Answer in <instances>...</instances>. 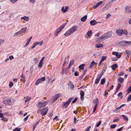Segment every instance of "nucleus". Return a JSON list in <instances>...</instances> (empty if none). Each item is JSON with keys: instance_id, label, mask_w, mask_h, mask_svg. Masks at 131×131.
Listing matches in <instances>:
<instances>
[{"instance_id": "f257e3e1", "label": "nucleus", "mask_w": 131, "mask_h": 131, "mask_svg": "<svg viewBox=\"0 0 131 131\" xmlns=\"http://www.w3.org/2000/svg\"><path fill=\"white\" fill-rule=\"evenodd\" d=\"M78 27L77 26H73L72 28H71L69 30H68L64 34V36H70L72 33L75 32Z\"/></svg>"}, {"instance_id": "f03ea898", "label": "nucleus", "mask_w": 131, "mask_h": 131, "mask_svg": "<svg viewBox=\"0 0 131 131\" xmlns=\"http://www.w3.org/2000/svg\"><path fill=\"white\" fill-rule=\"evenodd\" d=\"M119 46L121 47H127V46H129V41L123 40L118 42Z\"/></svg>"}, {"instance_id": "7ed1b4c3", "label": "nucleus", "mask_w": 131, "mask_h": 131, "mask_svg": "<svg viewBox=\"0 0 131 131\" xmlns=\"http://www.w3.org/2000/svg\"><path fill=\"white\" fill-rule=\"evenodd\" d=\"M73 99H74V97H71L69 98L67 102H63L64 104H63L62 107H65L66 108H67V107L69 106V104H70V103H71Z\"/></svg>"}, {"instance_id": "20e7f679", "label": "nucleus", "mask_w": 131, "mask_h": 131, "mask_svg": "<svg viewBox=\"0 0 131 131\" xmlns=\"http://www.w3.org/2000/svg\"><path fill=\"white\" fill-rule=\"evenodd\" d=\"M12 99L9 98L5 100H3V104H5V105H8L9 106H11V105H12L13 102H12Z\"/></svg>"}, {"instance_id": "39448f33", "label": "nucleus", "mask_w": 131, "mask_h": 131, "mask_svg": "<svg viewBox=\"0 0 131 131\" xmlns=\"http://www.w3.org/2000/svg\"><path fill=\"white\" fill-rule=\"evenodd\" d=\"M112 31L108 32L107 33L103 34V36L104 37V39H108V38H110L111 36H112Z\"/></svg>"}, {"instance_id": "423d86ee", "label": "nucleus", "mask_w": 131, "mask_h": 131, "mask_svg": "<svg viewBox=\"0 0 131 131\" xmlns=\"http://www.w3.org/2000/svg\"><path fill=\"white\" fill-rule=\"evenodd\" d=\"M46 80V77H43L42 78L40 79H38L35 82L36 85H38L40 82H42V81H45Z\"/></svg>"}, {"instance_id": "0eeeda50", "label": "nucleus", "mask_w": 131, "mask_h": 131, "mask_svg": "<svg viewBox=\"0 0 131 131\" xmlns=\"http://www.w3.org/2000/svg\"><path fill=\"white\" fill-rule=\"evenodd\" d=\"M111 7V4L110 3H107L104 7L102 9V12H105L106 10H108L109 8Z\"/></svg>"}, {"instance_id": "6e6552de", "label": "nucleus", "mask_w": 131, "mask_h": 131, "mask_svg": "<svg viewBox=\"0 0 131 131\" xmlns=\"http://www.w3.org/2000/svg\"><path fill=\"white\" fill-rule=\"evenodd\" d=\"M67 25V23H64L62 25H61L58 29H57L56 30L60 33L61 31H62V30Z\"/></svg>"}, {"instance_id": "1a4fd4ad", "label": "nucleus", "mask_w": 131, "mask_h": 131, "mask_svg": "<svg viewBox=\"0 0 131 131\" xmlns=\"http://www.w3.org/2000/svg\"><path fill=\"white\" fill-rule=\"evenodd\" d=\"M105 40V37H104V35H102L101 36L99 37V38L96 39V42H100L102 41V40Z\"/></svg>"}, {"instance_id": "9d476101", "label": "nucleus", "mask_w": 131, "mask_h": 131, "mask_svg": "<svg viewBox=\"0 0 131 131\" xmlns=\"http://www.w3.org/2000/svg\"><path fill=\"white\" fill-rule=\"evenodd\" d=\"M116 33L119 35V36H122L123 33V30L117 29L116 30Z\"/></svg>"}, {"instance_id": "9b49d317", "label": "nucleus", "mask_w": 131, "mask_h": 131, "mask_svg": "<svg viewBox=\"0 0 131 131\" xmlns=\"http://www.w3.org/2000/svg\"><path fill=\"white\" fill-rule=\"evenodd\" d=\"M95 65H98V63H96L95 62L94 60H93L91 64H90V66L89 67V69H93V66H95Z\"/></svg>"}, {"instance_id": "f8f14e48", "label": "nucleus", "mask_w": 131, "mask_h": 131, "mask_svg": "<svg viewBox=\"0 0 131 131\" xmlns=\"http://www.w3.org/2000/svg\"><path fill=\"white\" fill-rule=\"evenodd\" d=\"M102 78V77L101 76H100L99 75H98L96 80H95V84H98V83H99V82H100V80H101V78Z\"/></svg>"}, {"instance_id": "ddd939ff", "label": "nucleus", "mask_w": 131, "mask_h": 131, "mask_svg": "<svg viewBox=\"0 0 131 131\" xmlns=\"http://www.w3.org/2000/svg\"><path fill=\"white\" fill-rule=\"evenodd\" d=\"M106 69H107V66L104 67L102 70V71L101 72V74H99V75L102 77V76L104 75V73H105V71H106Z\"/></svg>"}, {"instance_id": "4468645a", "label": "nucleus", "mask_w": 131, "mask_h": 131, "mask_svg": "<svg viewBox=\"0 0 131 131\" xmlns=\"http://www.w3.org/2000/svg\"><path fill=\"white\" fill-rule=\"evenodd\" d=\"M117 81H118V82H120V83H123L124 81V79L123 78H122L121 77H118L117 79Z\"/></svg>"}, {"instance_id": "2eb2a0df", "label": "nucleus", "mask_w": 131, "mask_h": 131, "mask_svg": "<svg viewBox=\"0 0 131 131\" xmlns=\"http://www.w3.org/2000/svg\"><path fill=\"white\" fill-rule=\"evenodd\" d=\"M68 9H69V7L66 6V8H64V7H62L61 8V12L63 13H66L67 11H68Z\"/></svg>"}, {"instance_id": "dca6fc26", "label": "nucleus", "mask_w": 131, "mask_h": 131, "mask_svg": "<svg viewBox=\"0 0 131 131\" xmlns=\"http://www.w3.org/2000/svg\"><path fill=\"white\" fill-rule=\"evenodd\" d=\"M27 29V27L22 28L20 31H18L19 34H21V33H24L25 32H26Z\"/></svg>"}, {"instance_id": "f3484780", "label": "nucleus", "mask_w": 131, "mask_h": 131, "mask_svg": "<svg viewBox=\"0 0 131 131\" xmlns=\"http://www.w3.org/2000/svg\"><path fill=\"white\" fill-rule=\"evenodd\" d=\"M98 24V22H97L96 20H91L90 21V25H91L92 26H95V25H96V24Z\"/></svg>"}, {"instance_id": "a211bd4d", "label": "nucleus", "mask_w": 131, "mask_h": 131, "mask_svg": "<svg viewBox=\"0 0 131 131\" xmlns=\"http://www.w3.org/2000/svg\"><path fill=\"white\" fill-rule=\"evenodd\" d=\"M45 113H43L41 114L42 116H45V115H47V113H48V111H49V108H48V107L45 108Z\"/></svg>"}, {"instance_id": "6ab92c4d", "label": "nucleus", "mask_w": 131, "mask_h": 131, "mask_svg": "<svg viewBox=\"0 0 131 131\" xmlns=\"http://www.w3.org/2000/svg\"><path fill=\"white\" fill-rule=\"evenodd\" d=\"M86 19H88V15H84L83 17L81 18V21H82V22H85V21H86Z\"/></svg>"}, {"instance_id": "aec40b11", "label": "nucleus", "mask_w": 131, "mask_h": 131, "mask_svg": "<svg viewBox=\"0 0 131 131\" xmlns=\"http://www.w3.org/2000/svg\"><path fill=\"white\" fill-rule=\"evenodd\" d=\"M118 67V66L116 63L111 66V68H112V70H113V71H114V70H115V68H117Z\"/></svg>"}, {"instance_id": "412c9836", "label": "nucleus", "mask_w": 131, "mask_h": 131, "mask_svg": "<svg viewBox=\"0 0 131 131\" xmlns=\"http://www.w3.org/2000/svg\"><path fill=\"white\" fill-rule=\"evenodd\" d=\"M31 39H32V36H31L29 39L27 40V43H26L25 46H24V48H25V47H27V46H28V45H29V43L30 42V41H31Z\"/></svg>"}, {"instance_id": "4be33fe9", "label": "nucleus", "mask_w": 131, "mask_h": 131, "mask_svg": "<svg viewBox=\"0 0 131 131\" xmlns=\"http://www.w3.org/2000/svg\"><path fill=\"white\" fill-rule=\"evenodd\" d=\"M123 106H125V104H122L121 106L118 107L116 109H115L114 110V111L115 112H117V111H118V110H120V109H121V108H122V107H123Z\"/></svg>"}, {"instance_id": "5701e85b", "label": "nucleus", "mask_w": 131, "mask_h": 131, "mask_svg": "<svg viewBox=\"0 0 131 131\" xmlns=\"http://www.w3.org/2000/svg\"><path fill=\"white\" fill-rule=\"evenodd\" d=\"M95 48H97V49H100V48H103L104 47V45L102 44H96Z\"/></svg>"}, {"instance_id": "b1692460", "label": "nucleus", "mask_w": 131, "mask_h": 131, "mask_svg": "<svg viewBox=\"0 0 131 131\" xmlns=\"http://www.w3.org/2000/svg\"><path fill=\"white\" fill-rule=\"evenodd\" d=\"M37 107H39V108H42L43 107H44L42 102H39L38 103Z\"/></svg>"}, {"instance_id": "393cba45", "label": "nucleus", "mask_w": 131, "mask_h": 131, "mask_svg": "<svg viewBox=\"0 0 131 131\" xmlns=\"http://www.w3.org/2000/svg\"><path fill=\"white\" fill-rule=\"evenodd\" d=\"M85 66V64H82L79 66V69H81V70H83L84 69V67Z\"/></svg>"}, {"instance_id": "a878e982", "label": "nucleus", "mask_w": 131, "mask_h": 131, "mask_svg": "<svg viewBox=\"0 0 131 131\" xmlns=\"http://www.w3.org/2000/svg\"><path fill=\"white\" fill-rule=\"evenodd\" d=\"M21 19H23L25 21H29V17L28 16H24L21 17Z\"/></svg>"}, {"instance_id": "bb28decb", "label": "nucleus", "mask_w": 131, "mask_h": 131, "mask_svg": "<svg viewBox=\"0 0 131 131\" xmlns=\"http://www.w3.org/2000/svg\"><path fill=\"white\" fill-rule=\"evenodd\" d=\"M122 117V118H123V119H124L125 120H126L127 121H128V118H127V117L124 115H123L122 116H120V117Z\"/></svg>"}, {"instance_id": "cd10ccee", "label": "nucleus", "mask_w": 131, "mask_h": 131, "mask_svg": "<svg viewBox=\"0 0 131 131\" xmlns=\"http://www.w3.org/2000/svg\"><path fill=\"white\" fill-rule=\"evenodd\" d=\"M120 88H121V84H120V83H118L116 88L117 91H119V90L120 89Z\"/></svg>"}, {"instance_id": "c85d7f7f", "label": "nucleus", "mask_w": 131, "mask_h": 131, "mask_svg": "<svg viewBox=\"0 0 131 131\" xmlns=\"http://www.w3.org/2000/svg\"><path fill=\"white\" fill-rule=\"evenodd\" d=\"M62 96V94L58 93L55 95V98H56L57 99H59Z\"/></svg>"}, {"instance_id": "c756f323", "label": "nucleus", "mask_w": 131, "mask_h": 131, "mask_svg": "<svg viewBox=\"0 0 131 131\" xmlns=\"http://www.w3.org/2000/svg\"><path fill=\"white\" fill-rule=\"evenodd\" d=\"M29 72H30V75H32V72H33V67H31L30 69L29 70Z\"/></svg>"}, {"instance_id": "7c9ffc66", "label": "nucleus", "mask_w": 131, "mask_h": 131, "mask_svg": "<svg viewBox=\"0 0 131 131\" xmlns=\"http://www.w3.org/2000/svg\"><path fill=\"white\" fill-rule=\"evenodd\" d=\"M92 34H93V32H92V31H89L86 33V35L89 37L91 36Z\"/></svg>"}, {"instance_id": "2f4dec72", "label": "nucleus", "mask_w": 131, "mask_h": 131, "mask_svg": "<svg viewBox=\"0 0 131 131\" xmlns=\"http://www.w3.org/2000/svg\"><path fill=\"white\" fill-rule=\"evenodd\" d=\"M35 43H36V45L37 46H38V45H39V46H42V43H43V42L42 41L40 42H35Z\"/></svg>"}, {"instance_id": "473e14b6", "label": "nucleus", "mask_w": 131, "mask_h": 131, "mask_svg": "<svg viewBox=\"0 0 131 131\" xmlns=\"http://www.w3.org/2000/svg\"><path fill=\"white\" fill-rule=\"evenodd\" d=\"M125 53L126 54L127 57H129V55L131 54L130 51L129 50H125Z\"/></svg>"}, {"instance_id": "72a5a7b5", "label": "nucleus", "mask_w": 131, "mask_h": 131, "mask_svg": "<svg viewBox=\"0 0 131 131\" xmlns=\"http://www.w3.org/2000/svg\"><path fill=\"white\" fill-rule=\"evenodd\" d=\"M42 65H43V61H40L38 64V67H39L40 68H41V67H42Z\"/></svg>"}, {"instance_id": "f704fd0d", "label": "nucleus", "mask_w": 131, "mask_h": 131, "mask_svg": "<svg viewBox=\"0 0 131 131\" xmlns=\"http://www.w3.org/2000/svg\"><path fill=\"white\" fill-rule=\"evenodd\" d=\"M78 100V97H76L75 98V99L72 101V103L73 104H74L75 103H76V102L77 101V100Z\"/></svg>"}, {"instance_id": "c9c22d12", "label": "nucleus", "mask_w": 131, "mask_h": 131, "mask_svg": "<svg viewBox=\"0 0 131 131\" xmlns=\"http://www.w3.org/2000/svg\"><path fill=\"white\" fill-rule=\"evenodd\" d=\"M106 80H105V78H103V79H102L101 80V84L103 85L104 84V83H105Z\"/></svg>"}, {"instance_id": "e433bc0d", "label": "nucleus", "mask_w": 131, "mask_h": 131, "mask_svg": "<svg viewBox=\"0 0 131 131\" xmlns=\"http://www.w3.org/2000/svg\"><path fill=\"white\" fill-rule=\"evenodd\" d=\"M93 103H94V104H95V105H98V103H99V100L98 99V98L94 100L93 101Z\"/></svg>"}, {"instance_id": "4c0bfd02", "label": "nucleus", "mask_w": 131, "mask_h": 131, "mask_svg": "<svg viewBox=\"0 0 131 131\" xmlns=\"http://www.w3.org/2000/svg\"><path fill=\"white\" fill-rule=\"evenodd\" d=\"M130 101H131V94H130V95L128 96L126 102H127V103H128V102H130Z\"/></svg>"}, {"instance_id": "58836bf2", "label": "nucleus", "mask_w": 131, "mask_h": 131, "mask_svg": "<svg viewBox=\"0 0 131 131\" xmlns=\"http://www.w3.org/2000/svg\"><path fill=\"white\" fill-rule=\"evenodd\" d=\"M57 100H58V99H57V97H56L55 96L53 97H52L53 103L56 102V101H57Z\"/></svg>"}, {"instance_id": "ea45409f", "label": "nucleus", "mask_w": 131, "mask_h": 131, "mask_svg": "<svg viewBox=\"0 0 131 131\" xmlns=\"http://www.w3.org/2000/svg\"><path fill=\"white\" fill-rule=\"evenodd\" d=\"M30 100H31V97H27L26 99L25 100V103H27V102L29 101Z\"/></svg>"}, {"instance_id": "a19ab883", "label": "nucleus", "mask_w": 131, "mask_h": 131, "mask_svg": "<svg viewBox=\"0 0 131 131\" xmlns=\"http://www.w3.org/2000/svg\"><path fill=\"white\" fill-rule=\"evenodd\" d=\"M130 93H131V85L129 86V88L127 90V94L128 95V94H130Z\"/></svg>"}, {"instance_id": "79ce46f5", "label": "nucleus", "mask_w": 131, "mask_h": 131, "mask_svg": "<svg viewBox=\"0 0 131 131\" xmlns=\"http://www.w3.org/2000/svg\"><path fill=\"white\" fill-rule=\"evenodd\" d=\"M118 97H121L120 99H122V98H123V96H122V92H120L118 94Z\"/></svg>"}, {"instance_id": "37998d69", "label": "nucleus", "mask_w": 131, "mask_h": 131, "mask_svg": "<svg viewBox=\"0 0 131 131\" xmlns=\"http://www.w3.org/2000/svg\"><path fill=\"white\" fill-rule=\"evenodd\" d=\"M123 34H125V35H127V30L126 29H124V30H123Z\"/></svg>"}, {"instance_id": "c03bdc74", "label": "nucleus", "mask_w": 131, "mask_h": 131, "mask_svg": "<svg viewBox=\"0 0 131 131\" xmlns=\"http://www.w3.org/2000/svg\"><path fill=\"white\" fill-rule=\"evenodd\" d=\"M116 126H117V125L112 124V125H111V129L115 128V127H116Z\"/></svg>"}, {"instance_id": "a18cd8bd", "label": "nucleus", "mask_w": 131, "mask_h": 131, "mask_svg": "<svg viewBox=\"0 0 131 131\" xmlns=\"http://www.w3.org/2000/svg\"><path fill=\"white\" fill-rule=\"evenodd\" d=\"M97 107H98V104H95L93 108V112H96V110H97Z\"/></svg>"}, {"instance_id": "49530a36", "label": "nucleus", "mask_w": 131, "mask_h": 131, "mask_svg": "<svg viewBox=\"0 0 131 131\" xmlns=\"http://www.w3.org/2000/svg\"><path fill=\"white\" fill-rule=\"evenodd\" d=\"M123 75H124V72L122 71L119 73L118 76H122Z\"/></svg>"}, {"instance_id": "de8ad7c7", "label": "nucleus", "mask_w": 131, "mask_h": 131, "mask_svg": "<svg viewBox=\"0 0 131 131\" xmlns=\"http://www.w3.org/2000/svg\"><path fill=\"white\" fill-rule=\"evenodd\" d=\"M101 123H102V121H99V123L96 124V126L97 127H99V126H100L101 125Z\"/></svg>"}, {"instance_id": "09e8293b", "label": "nucleus", "mask_w": 131, "mask_h": 131, "mask_svg": "<svg viewBox=\"0 0 131 131\" xmlns=\"http://www.w3.org/2000/svg\"><path fill=\"white\" fill-rule=\"evenodd\" d=\"M80 96H84V92L82 91V90H80Z\"/></svg>"}, {"instance_id": "8fccbe9b", "label": "nucleus", "mask_w": 131, "mask_h": 131, "mask_svg": "<svg viewBox=\"0 0 131 131\" xmlns=\"http://www.w3.org/2000/svg\"><path fill=\"white\" fill-rule=\"evenodd\" d=\"M10 2L12 3V4H15L18 2V0H10Z\"/></svg>"}, {"instance_id": "3c124183", "label": "nucleus", "mask_w": 131, "mask_h": 131, "mask_svg": "<svg viewBox=\"0 0 131 131\" xmlns=\"http://www.w3.org/2000/svg\"><path fill=\"white\" fill-rule=\"evenodd\" d=\"M102 4H103V1H100L98 2L97 4H96V5H97L98 7H100V6H101V5H102Z\"/></svg>"}, {"instance_id": "603ef678", "label": "nucleus", "mask_w": 131, "mask_h": 131, "mask_svg": "<svg viewBox=\"0 0 131 131\" xmlns=\"http://www.w3.org/2000/svg\"><path fill=\"white\" fill-rule=\"evenodd\" d=\"M3 42H5V40L0 39V47L2 46V45H3Z\"/></svg>"}, {"instance_id": "864d4df0", "label": "nucleus", "mask_w": 131, "mask_h": 131, "mask_svg": "<svg viewBox=\"0 0 131 131\" xmlns=\"http://www.w3.org/2000/svg\"><path fill=\"white\" fill-rule=\"evenodd\" d=\"M118 120H119V118H118V117L116 118V119L113 120V122H117V121H118Z\"/></svg>"}, {"instance_id": "5fc2aeb1", "label": "nucleus", "mask_w": 131, "mask_h": 131, "mask_svg": "<svg viewBox=\"0 0 131 131\" xmlns=\"http://www.w3.org/2000/svg\"><path fill=\"white\" fill-rule=\"evenodd\" d=\"M13 85H14V84L13 83V82H11L9 85V86L10 89H11V88H12Z\"/></svg>"}, {"instance_id": "6e6d98bb", "label": "nucleus", "mask_w": 131, "mask_h": 131, "mask_svg": "<svg viewBox=\"0 0 131 131\" xmlns=\"http://www.w3.org/2000/svg\"><path fill=\"white\" fill-rule=\"evenodd\" d=\"M19 33L20 34V33L19 32V31L18 32H16L15 33H14L13 35L14 37H16V36H17V35H18V34H19Z\"/></svg>"}, {"instance_id": "4d7b16f0", "label": "nucleus", "mask_w": 131, "mask_h": 131, "mask_svg": "<svg viewBox=\"0 0 131 131\" xmlns=\"http://www.w3.org/2000/svg\"><path fill=\"white\" fill-rule=\"evenodd\" d=\"M73 64H74V60H72V61H71L69 65L71 66L72 65H73Z\"/></svg>"}, {"instance_id": "13d9d810", "label": "nucleus", "mask_w": 131, "mask_h": 131, "mask_svg": "<svg viewBox=\"0 0 131 131\" xmlns=\"http://www.w3.org/2000/svg\"><path fill=\"white\" fill-rule=\"evenodd\" d=\"M21 79H23V80H25V79H26V77H25V76H24V75L23 74V73L22 74H21Z\"/></svg>"}, {"instance_id": "bf43d9fd", "label": "nucleus", "mask_w": 131, "mask_h": 131, "mask_svg": "<svg viewBox=\"0 0 131 131\" xmlns=\"http://www.w3.org/2000/svg\"><path fill=\"white\" fill-rule=\"evenodd\" d=\"M122 55V53H120V54H118V55H117V58H118V59L121 58Z\"/></svg>"}, {"instance_id": "052dcab7", "label": "nucleus", "mask_w": 131, "mask_h": 131, "mask_svg": "<svg viewBox=\"0 0 131 131\" xmlns=\"http://www.w3.org/2000/svg\"><path fill=\"white\" fill-rule=\"evenodd\" d=\"M105 60H106V56H102L101 60L102 61V62H103V61H105Z\"/></svg>"}, {"instance_id": "680f3d73", "label": "nucleus", "mask_w": 131, "mask_h": 131, "mask_svg": "<svg viewBox=\"0 0 131 131\" xmlns=\"http://www.w3.org/2000/svg\"><path fill=\"white\" fill-rule=\"evenodd\" d=\"M20 130H21V128L16 127L15 129H13V131H20Z\"/></svg>"}, {"instance_id": "e2e57ef3", "label": "nucleus", "mask_w": 131, "mask_h": 131, "mask_svg": "<svg viewBox=\"0 0 131 131\" xmlns=\"http://www.w3.org/2000/svg\"><path fill=\"white\" fill-rule=\"evenodd\" d=\"M113 55H114L115 56H116V57H117L118 55V52H113Z\"/></svg>"}, {"instance_id": "0e129e2a", "label": "nucleus", "mask_w": 131, "mask_h": 131, "mask_svg": "<svg viewBox=\"0 0 131 131\" xmlns=\"http://www.w3.org/2000/svg\"><path fill=\"white\" fill-rule=\"evenodd\" d=\"M78 73H79L78 72L76 71L74 73V75L75 76H78V75H79V74H78Z\"/></svg>"}, {"instance_id": "69168bd1", "label": "nucleus", "mask_w": 131, "mask_h": 131, "mask_svg": "<svg viewBox=\"0 0 131 131\" xmlns=\"http://www.w3.org/2000/svg\"><path fill=\"white\" fill-rule=\"evenodd\" d=\"M43 107H46L47 106V104H48V101H45V102L42 103Z\"/></svg>"}, {"instance_id": "338daca9", "label": "nucleus", "mask_w": 131, "mask_h": 131, "mask_svg": "<svg viewBox=\"0 0 131 131\" xmlns=\"http://www.w3.org/2000/svg\"><path fill=\"white\" fill-rule=\"evenodd\" d=\"M36 46H37V45H36V43L34 42L33 44V46L31 47V49H32H32H34V48H35Z\"/></svg>"}, {"instance_id": "774afa93", "label": "nucleus", "mask_w": 131, "mask_h": 131, "mask_svg": "<svg viewBox=\"0 0 131 131\" xmlns=\"http://www.w3.org/2000/svg\"><path fill=\"white\" fill-rule=\"evenodd\" d=\"M9 59L10 60H13V59H14V56L13 55H11L9 57Z\"/></svg>"}]
</instances>
